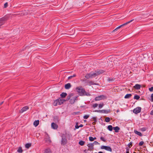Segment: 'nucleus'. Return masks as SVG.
I'll return each instance as SVG.
<instances>
[{"label":"nucleus","mask_w":153,"mask_h":153,"mask_svg":"<svg viewBox=\"0 0 153 153\" xmlns=\"http://www.w3.org/2000/svg\"><path fill=\"white\" fill-rule=\"evenodd\" d=\"M78 96H75L73 93H70L68 94L67 97V100L70 99V102L71 104H72L76 101L78 99Z\"/></svg>","instance_id":"nucleus-1"},{"label":"nucleus","mask_w":153,"mask_h":153,"mask_svg":"<svg viewBox=\"0 0 153 153\" xmlns=\"http://www.w3.org/2000/svg\"><path fill=\"white\" fill-rule=\"evenodd\" d=\"M102 73L103 72H101L100 71H99L96 73L91 72L89 74H86L85 76V77L87 79L92 78L93 77H95L99 74H102Z\"/></svg>","instance_id":"nucleus-2"},{"label":"nucleus","mask_w":153,"mask_h":153,"mask_svg":"<svg viewBox=\"0 0 153 153\" xmlns=\"http://www.w3.org/2000/svg\"><path fill=\"white\" fill-rule=\"evenodd\" d=\"M76 90L79 94L80 96H84L85 91V89L82 87H78L76 88Z\"/></svg>","instance_id":"nucleus-3"},{"label":"nucleus","mask_w":153,"mask_h":153,"mask_svg":"<svg viewBox=\"0 0 153 153\" xmlns=\"http://www.w3.org/2000/svg\"><path fill=\"white\" fill-rule=\"evenodd\" d=\"M65 100L63 99H56L53 102V105L54 106H57L58 105H61L63 103Z\"/></svg>","instance_id":"nucleus-4"},{"label":"nucleus","mask_w":153,"mask_h":153,"mask_svg":"<svg viewBox=\"0 0 153 153\" xmlns=\"http://www.w3.org/2000/svg\"><path fill=\"white\" fill-rule=\"evenodd\" d=\"M10 18L9 15L5 16L3 17L0 19V26L3 25L5 22L8 19Z\"/></svg>","instance_id":"nucleus-5"},{"label":"nucleus","mask_w":153,"mask_h":153,"mask_svg":"<svg viewBox=\"0 0 153 153\" xmlns=\"http://www.w3.org/2000/svg\"><path fill=\"white\" fill-rule=\"evenodd\" d=\"M106 97L105 95H101L96 97L95 98V100L96 101H99L100 100L106 99Z\"/></svg>","instance_id":"nucleus-6"},{"label":"nucleus","mask_w":153,"mask_h":153,"mask_svg":"<svg viewBox=\"0 0 153 153\" xmlns=\"http://www.w3.org/2000/svg\"><path fill=\"white\" fill-rule=\"evenodd\" d=\"M101 148L102 149H104L107 151H109L110 152H112V149L109 146H102L101 147Z\"/></svg>","instance_id":"nucleus-7"},{"label":"nucleus","mask_w":153,"mask_h":153,"mask_svg":"<svg viewBox=\"0 0 153 153\" xmlns=\"http://www.w3.org/2000/svg\"><path fill=\"white\" fill-rule=\"evenodd\" d=\"M141 109L140 107H137L133 110V112L136 114L139 113L141 111Z\"/></svg>","instance_id":"nucleus-8"},{"label":"nucleus","mask_w":153,"mask_h":153,"mask_svg":"<svg viewBox=\"0 0 153 153\" xmlns=\"http://www.w3.org/2000/svg\"><path fill=\"white\" fill-rule=\"evenodd\" d=\"M62 138L61 140V144L62 145L65 144L67 142V140L65 137L62 136Z\"/></svg>","instance_id":"nucleus-9"},{"label":"nucleus","mask_w":153,"mask_h":153,"mask_svg":"<svg viewBox=\"0 0 153 153\" xmlns=\"http://www.w3.org/2000/svg\"><path fill=\"white\" fill-rule=\"evenodd\" d=\"M95 111L101 113H109L110 112V110H96Z\"/></svg>","instance_id":"nucleus-10"},{"label":"nucleus","mask_w":153,"mask_h":153,"mask_svg":"<svg viewBox=\"0 0 153 153\" xmlns=\"http://www.w3.org/2000/svg\"><path fill=\"white\" fill-rule=\"evenodd\" d=\"M87 146L88 147V150H93L94 149V145L93 143H90L88 144L87 145Z\"/></svg>","instance_id":"nucleus-11"},{"label":"nucleus","mask_w":153,"mask_h":153,"mask_svg":"<svg viewBox=\"0 0 153 153\" xmlns=\"http://www.w3.org/2000/svg\"><path fill=\"white\" fill-rule=\"evenodd\" d=\"M29 109V107L27 106H25L23 107L20 111L19 113H22Z\"/></svg>","instance_id":"nucleus-12"},{"label":"nucleus","mask_w":153,"mask_h":153,"mask_svg":"<svg viewBox=\"0 0 153 153\" xmlns=\"http://www.w3.org/2000/svg\"><path fill=\"white\" fill-rule=\"evenodd\" d=\"M51 126L52 128L54 129H56L58 127L57 125L54 123H51Z\"/></svg>","instance_id":"nucleus-13"},{"label":"nucleus","mask_w":153,"mask_h":153,"mask_svg":"<svg viewBox=\"0 0 153 153\" xmlns=\"http://www.w3.org/2000/svg\"><path fill=\"white\" fill-rule=\"evenodd\" d=\"M71 87V85L70 83H68L65 84V88L67 89H69Z\"/></svg>","instance_id":"nucleus-14"},{"label":"nucleus","mask_w":153,"mask_h":153,"mask_svg":"<svg viewBox=\"0 0 153 153\" xmlns=\"http://www.w3.org/2000/svg\"><path fill=\"white\" fill-rule=\"evenodd\" d=\"M134 20V19H132V20H131L130 21H129L126 22V23H125L121 25H120V26L121 27H123L127 24H128L131 23V22L132 21H133Z\"/></svg>","instance_id":"nucleus-15"},{"label":"nucleus","mask_w":153,"mask_h":153,"mask_svg":"<svg viewBox=\"0 0 153 153\" xmlns=\"http://www.w3.org/2000/svg\"><path fill=\"white\" fill-rule=\"evenodd\" d=\"M134 87L136 89H140L141 87V85H140L138 84H136L135 85Z\"/></svg>","instance_id":"nucleus-16"},{"label":"nucleus","mask_w":153,"mask_h":153,"mask_svg":"<svg viewBox=\"0 0 153 153\" xmlns=\"http://www.w3.org/2000/svg\"><path fill=\"white\" fill-rule=\"evenodd\" d=\"M39 123V120H35L33 123V125L35 127L38 126Z\"/></svg>","instance_id":"nucleus-17"},{"label":"nucleus","mask_w":153,"mask_h":153,"mask_svg":"<svg viewBox=\"0 0 153 153\" xmlns=\"http://www.w3.org/2000/svg\"><path fill=\"white\" fill-rule=\"evenodd\" d=\"M134 132L136 134L140 136H142L141 133L140 132L137 131V130H134Z\"/></svg>","instance_id":"nucleus-18"},{"label":"nucleus","mask_w":153,"mask_h":153,"mask_svg":"<svg viewBox=\"0 0 153 153\" xmlns=\"http://www.w3.org/2000/svg\"><path fill=\"white\" fill-rule=\"evenodd\" d=\"M113 129L115 130L116 132H119V130L120 129V128L118 126H116L113 128Z\"/></svg>","instance_id":"nucleus-19"},{"label":"nucleus","mask_w":153,"mask_h":153,"mask_svg":"<svg viewBox=\"0 0 153 153\" xmlns=\"http://www.w3.org/2000/svg\"><path fill=\"white\" fill-rule=\"evenodd\" d=\"M67 95V94L63 92L60 95V96L62 98L65 97Z\"/></svg>","instance_id":"nucleus-20"},{"label":"nucleus","mask_w":153,"mask_h":153,"mask_svg":"<svg viewBox=\"0 0 153 153\" xmlns=\"http://www.w3.org/2000/svg\"><path fill=\"white\" fill-rule=\"evenodd\" d=\"M45 140L46 141L49 143H50L51 142L50 138L48 136H47V137L45 139Z\"/></svg>","instance_id":"nucleus-21"},{"label":"nucleus","mask_w":153,"mask_h":153,"mask_svg":"<svg viewBox=\"0 0 153 153\" xmlns=\"http://www.w3.org/2000/svg\"><path fill=\"white\" fill-rule=\"evenodd\" d=\"M131 96L132 95L131 94H127L125 95L124 98L126 99H128L130 98Z\"/></svg>","instance_id":"nucleus-22"},{"label":"nucleus","mask_w":153,"mask_h":153,"mask_svg":"<svg viewBox=\"0 0 153 153\" xmlns=\"http://www.w3.org/2000/svg\"><path fill=\"white\" fill-rule=\"evenodd\" d=\"M44 153H52L50 149H46Z\"/></svg>","instance_id":"nucleus-23"},{"label":"nucleus","mask_w":153,"mask_h":153,"mask_svg":"<svg viewBox=\"0 0 153 153\" xmlns=\"http://www.w3.org/2000/svg\"><path fill=\"white\" fill-rule=\"evenodd\" d=\"M108 129L110 131H112L113 130V127L111 125H109L108 126Z\"/></svg>","instance_id":"nucleus-24"},{"label":"nucleus","mask_w":153,"mask_h":153,"mask_svg":"<svg viewBox=\"0 0 153 153\" xmlns=\"http://www.w3.org/2000/svg\"><path fill=\"white\" fill-rule=\"evenodd\" d=\"M85 143V142L84 141L80 140L79 141V143L80 145L82 146L84 145Z\"/></svg>","instance_id":"nucleus-25"},{"label":"nucleus","mask_w":153,"mask_h":153,"mask_svg":"<svg viewBox=\"0 0 153 153\" xmlns=\"http://www.w3.org/2000/svg\"><path fill=\"white\" fill-rule=\"evenodd\" d=\"M88 85H93L95 84L94 83V82L92 81H89L88 82Z\"/></svg>","instance_id":"nucleus-26"},{"label":"nucleus","mask_w":153,"mask_h":153,"mask_svg":"<svg viewBox=\"0 0 153 153\" xmlns=\"http://www.w3.org/2000/svg\"><path fill=\"white\" fill-rule=\"evenodd\" d=\"M31 146V144L30 143H27L25 146V148L28 149Z\"/></svg>","instance_id":"nucleus-27"},{"label":"nucleus","mask_w":153,"mask_h":153,"mask_svg":"<svg viewBox=\"0 0 153 153\" xmlns=\"http://www.w3.org/2000/svg\"><path fill=\"white\" fill-rule=\"evenodd\" d=\"M76 76V74H74L73 75L71 76H69L68 78V79H70L72 78L75 77Z\"/></svg>","instance_id":"nucleus-28"},{"label":"nucleus","mask_w":153,"mask_h":153,"mask_svg":"<svg viewBox=\"0 0 153 153\" xmlns=\"http://www.w3.org/2000/svg\"><path fill=\"white\" fill-rule=\"evenodd\" d=\"M140 98V97L138 95H135L134 97V98L136 100H138Z\"/></svg>","instance_id":"nucleus-29"},{"label":"nucleus","mask_w":153,"mask_h":153,"mask_svg":"<svg viewBox=\"0 0 153 153\" xmlns=\"http://www.w3.org/2000/svg\"><path fill=\"white\" fill-rule=\"evenodd\" d=\"M22 151L23 150L21 147L19 148L17 150V152L20 153H22Z\"/></svg>","instance_id":"nucleus-30"},{"label":"nucleus","mask_w":153,"mask_h":153,"mask_svg":"<svg viewBox=\"0 0 153 153\" xmlns=\"http://www.w3.org/2000/svg\"><path fill=\"white\" fill-rule=\"evenodd\" d=\"M105 121L106 122H109L110 121V119L108 117H106L105 119Z\"/></svg>","instance_id":"nucleus-31"},{"label":"nucleus","mask_w":153,"mask_h":153,"mask_svg":"<svg viewBox=\"0 0 153 153\" xmlns=\"http://www.w3.org/2000/svg\"><path fill=\"white\" fill-rule=\"evenodd\" d=\"M100 139L102 141L104 142H105L106 141V140L105 138H104V137H100Z\"/></svg>","instance_id":"nucleus-32"},{"label":"nucleus","mask_w":153,"mask_h":153,"mask_svg":"<svg viewBox=\"0 0 153 153\" xmlns=\"http://www.w3.org/2000/svg\"><path fill=\"white\" fill-rule=\"evenodd\" d=\"M85 95L88 96H90L91 95L90 93H87L85 91V93H84V96H85Z\"/></svg>","instance_id":"nucleus-33"},{"label":"nucleus","mask_w":153,"mask_h":153,"mask_svg":"<svg viewBox=\"0 0 153 153\" xmlns=\"http://www.w3.org/2000/svg\"><path fill=\"white\" fill-rule=\"evenodd\" d=\"M89 115H85L83 116V118L85 119H87L89 117Z\"/></svg>","instance_id":"nucleus-34"},{"label":"nucleus","mask_w":153,"mask_h":153,"mask_svg":"<svg viewBox=\"0 0 153 153\" xmlns=\"http://www.w3.org/2000/svg\"><path fill=\"white\" fill-rule=\"evenodd\" d=\"M94 144V145H99L100 144L98 142H97V141H94V142L93 143Z\"/></svg>","instance_id":"nucleus-35"},{"label":"nucleus","mask_w":153,"mask_h":153,"mask_svg":"<svg viewBox=\"0 0 153 153\" xmlns=\"http://www.w3.org/2000/svg\"><path fill=\"white\" fill-rule=\"evenodd\" d=\"M104 105V104L103 103H102V104H100L99 105V107L100 108H101Z\"/></svg>","instance_id":"nucleus-36"},{"label":"nucleus","mask_w":153,"mask_h":153,"mask_svg":"<svg viewBox=\"0 0 153 153\" xmlns=\"http://www.w3.org/2000/svg\"><path fill=\"white\" fill-rule=\"evenodd\" d=\"M89 138V140L91 141H92L94 140L93 139V137H90Z\"/></svg>","instance_id":"nucleus-37"},{"label":"nucleus","mask_w":153,"mask_h":153,"mask_svg":"<svg viewBox=\"0 0 153 153\" xmlns=\"http://www.w3.org/2000/svg\"><path fill=\"white\" fill-rule=\"evenodd\" d=\"M24 15H26L27 14V13L26 11H24L22 13Z\"/></svg>","instance_id":"nucleus-38"},{"label":"nucleus","mask_w":153,"mask_h":153,"mask_svg":"<svg viewBox=\"0 0 153 153\" xmlns=\"http://www.w3.org/2000/svg\"><path fill=\"white\" fill-rule=\"evenodd\" d=\"M98 105L97 104L95 103L93 105V107L94 108L97 107L98 106Z\"/></svg>","instance_id":"nucleus-39"},{"label":"nucleus","mask_w":153,"mask_h":153,"mask_svg":"<svg viewBox=\"0 0 153 153\" xmlns=\"http://www.w3.org/2000/svg\"><path fill=\"white\" fill-rule=\"evenodd\" d=\"M121 27L120 26V25L118 26L115 29H114L113 31V32H114L117 29H119Z\"/></svg>","instance_id":"nucleus-40"},{"label":"nucleus","mask_w":153,"mask_h":153,"mask_svg":"<svg viewBox=\"0 0 153 153\" xmlns=\"http://www.w3.org/2000/svg\"><path fill=\"white\" fill-rule=\"evenodd\" d=\"M132 142H130L128 144V146L130 148L132 145Z\"/></svg>","instance_id":"nucleus-41"},{"label":"nucleus","mask_w":153,"mask_h":153,"mask_svg":"<svg viewBox=\"0 0 153 153\" xmlns=\"http://www.w3.org/2000/svg\"><path fill=\"white\" fill-rule=\"evenodd\" d=\"M144 143V142L143 141H141L139 143V145L140 146H142Z\"/></svg>","instance_id":"nucleus-42"},{"label":"nucleus","mask_w":153,"mask_h":153,"mask_svg":"<svg viewBox=\"0 0 153 153\" xmlns=\"http://www.w3.org/2000/svg\"><path fill=\"white\" fill-rule=\"evenodd\" d=\"M92 119H93L94 120L95 122H96L97 121V119L96 117H94L92 118Z\"/></svg>","instance_id":"nucleus-43"},{"label":"nucleus","mask_w":153,"mask_h":153,"mask_svg":"<svg viewBox=\"0 0 153 153\" xmlns=\"http://www.w3.org/2000/svg\"><path fill=\"white\" fill-rule=\"evenodd\" d=\"M7 5H8V3L7 2H6V3H5L4 4V8H6L7 7Z\"/></svg>","instance_id":"nucleus-44"},{"label":"nucleus","mask_w":153,"mask_h":153,"mask_svg":"<svg viewBox=\"0 0 153 153\" xmlns=\"http://www.w3.org/2000/svg\"><path fill=\"white\" fill-rule=\"evenodd\" d=\"M149 90L150 91H153V87H151L149 88Z\"/></svg>","instance_id":"nucleus-45"},{"label":"nucleus","mask_w":153,"mask_h":153,"mask_svg":"<svg viewBox=\"0 0 153 153\" xmlns=\"http://www.w3.org/2000/svg\"><path fill=\"white\" fill-rule=\"evenodd\" d=\"M113 80V79H111V78H108V81H112Z\"/></svg>","instance_id":"nucleus-46"},{"label":"nucleus","mask_w":153,"mask_h":153,"mask_svg":"<svg viewBox=\"0 0 153 153\" xmlns=\"http://www.w3.org/2000/svg\"><path fill=\"white\" fill-rule=\"evenodd\" d=\"M129 149H127L126 150V153H129Z\"/></svg>","instance_id":"nucleus-47"},{"label":"nucleus","mask_w":153,"mask_h":153,"mask_svg":"<svg viewBox=\"0 0 153 153\" xmlns=\"http://www.w3.org/2000/svg\"><path fill=\"white\" fill-rule=\"evenodd\" d=\"M141 130L142 131H146V129L144 128H143L141 129Z\"/></svg>","instance_id":"nucleus-48"},{"label":"nucleus","mask_w":153,"mask_h":153,"mask_svg":"<svg viewBox=\"0 0 153 153\" xmlns=\"http://www.w3.org/2000/svg\"><path fill=\"white\" fill-rule=\"evenodd\" d=\"M75 127L77 129V128H78L79 127V126L76 125L75 126Z\"/></svg>","instance_id":"nucleus-49"},{"label":"nucleus","mask_w":153,"mask_h":153,"mask_svg":"<svg viewBox=\"0 0 153 153\" xmlns=\"http://www.w3.org/2000/svg\"><path fill=\"white\" fill-rule=\"evenodd\" d=\"M151 98H152V101H153V94H151Z\"/></svg>","instance_id":"nucleus-50"},{"label":"nucleus","mask_w":153,"mask_h":153,"mask_svg":"<svg viewBox=\"0 0 153 153\" xmlns=\"http://www.w3.org/2000/svg\"><path fill=\"white\" fill-rule=\"evenodd\" d=\"M150 114L152 115H153V110H152L151 111Z\"/></svg>","instance_id":"nucleus-51"},{"label":"nucleus","mask_w":153,"mask_h":153,"mask_svg":"<svg viewBox=\"0 0 153 153\" xmlns=\"http://www.w3.org/2000/svg\"><path fill=\"white\" fill-rule=\"evenodd\" d=\"M86 80V79H83V80L82 79L81 80V81H85Z\"/></svg>","instance_id":"nucleus-52"},{"label":"nucleus","mask_w":153,"mask_h":153,"mask_svg":"<svg viewBox=\"0 0 153 153\" xmlns=\"http://www.w3.org/2000/svg\"><path fill=\"white\" fill-rule=\"evenodd\" d=\"M83 126L82 124H81L79 126V127H82Z\"/></svg>","instance_id":"nucleus-53"},{"label":"nucleus","mask_w":153,"mask_h":153,"mask_svg":"<svg viewBox=\"0 0 153 153\" xmlns=\"http://www.w3.org/2000/svg\"><path fill=\"white\" fill-rule=\"evenodd\" d=\"M3 102H0V105H1Z\"/></svg>","instance_id":"nucleus-54"},{"label":"nucleus","mask_w":153,"mask_h":153,"mask_svg":"<svg viewBox=\"0 0 153 153\" xmlns=\"http://www.w3.org/2000/svg\"><path fill=\"white\" fill-rule=\"evenodd\" d=\"M95 123L96 122H95V121H94V122H93L92 123L93 124V125H95Z\"/></svg>","instance_id":"nucleus-55"},{"label":"nucleus","mask_w":153,"mask_h":153,"mask_svg":"<svg viewBox=\"0 0 153 153\" xmlns=\"http://www.w3.org/2000/svg\"><path fill=\"white\" fill-rule=\"evenodd\" d=\"M93 139L94 140H96V137H94V138H93Z\"/></svg>","instance_id":"nucleus-56"},{"label":"nucleus","mask_w":153,"mask_h":153,"mask_svg":"<svg viewBox=\"0 0 153 153\" xmlns=\"http://www.w3.org/2000/svg\"><path fill=\"white\" fill-rule=\"evenodd\" d=\"M86 149H85V150H84V152H85L86 153H87L86 152Z\"/></svg>","instance_id":"nucleus-57"},{"label":"nucleus","mask_w":153,"mask_h":153,"mask_svg":"<svg viewBox=\"0 0 153 153\" xmlns=\"http://www.w3.org/2000/svg\"><path fill=\"white\" fill-rule=\"evenodd\" d=\"M98 153H103V152H100Z\"/></svg>","instance_id":"nucleus-58"},{"label":"nucleus","mask_w":153,"mask_h":153,"mask_svg":"<svg viewBox=\"0 0 153 153\" xmlns=\"http://www.w3.org/2000/svg\"><path fill=\"white\" fill-rule=\"evenodd\" d=\"M134 153H136V152H134Z\"/></svg>","instance_id":"nucleus-59"},{"label":"nucleus","mask_w":153,"mask_h":153,"mask_svg":"<svg viewBox=\"0 0 153 153\" xmlns=\"http://www.w3.org/2000/svg\"><path fill=\"white\" fill-rule=\"evenodd\" d=\"M152 107H153V105H152Z\"/></svg>","instance_id":"nucleus-60"},{"label":"nucleus","mask_w":153,"mask_h":153,"mask_svg":"<svg viewBox=\"0 0 153 153\" xmlns=\"http://www.w3.org/2000/svg\"><path fill=\"white\" fill-rule=\"evenodd\" d=\"M96 153V152H95V153Z\"/></svg>","instance_id":"nucleus-61"}]
</instances>
